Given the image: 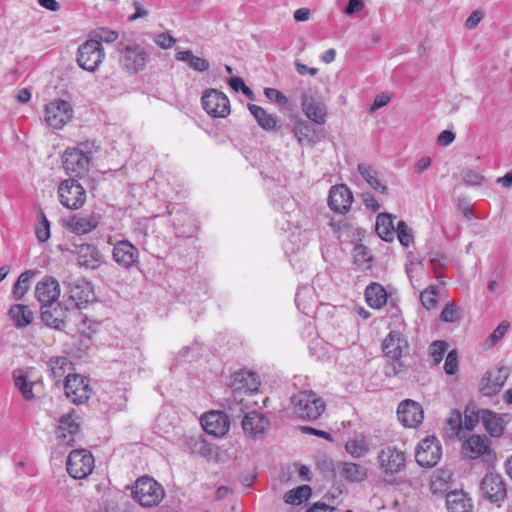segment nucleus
I'll use <instances>...</instances> for the list:
<instances>
[{
	"label": "nucleus",
	"instance_id": "1",
	"mask_svg": "<svg viewBox=\"0 0 512 512\" xmlns=\"http://www.w3.org/2000/svg\"><path fill=\"white\" fill-rule=\"evenodd\" d=\"M94 141L80 143L77 147L67 148L63 154V168L70 178H81L89 172L90 162L98 152Z\"/></svg>",
	"mask_w": 512,
	"mask_h": 512
},
{
	"label": "nucleus",
	"instance_id": "2",
	"mask_svg": "<svg viewBox=\"0 0 512 512\" xmlns=\"http://www.w3.org/2000/svg\"><path fill=\"white\" fill-rule=\"evenodd\" d=\"M117 52L120 68L130 75L143 71L150 58L146 49L138 43L120 42Z\"/></svg>",
	"mask_w": 512,
	"mask_h": 512
},
{
	"label": "nucleus",
	"instance_id": "3",
	"mask_svg": "<svg viewBox=\"0 0 512 512\" xmlns=\"http://www.w3.org/2000/svg\"><path fill=\"white\" fill-rule=\"evenodd\" d=\"M294 414L302 420L315 421L325 411V403L313 391H301L291 398Z\"/></svg>",
	"mask_w": 512,
	"mask_h": 512
},
{
	"label": "nucleus",
	"instance_id": "4",
	"mask_svg": "<svg viewBox=\"0 0 512 512\" xmlns=\"http://www.w3.org/2000/svg\"><path fill=\"white\" fill-rule=\"evenodd\" d=\"M164 495L163 487L148 476L138 478L133 490L134 499L144 507L158 505L163 500Z\"/></svg>",
	"mask_w": 512,
	"mask_h": 512
},
{
	"label": "nucleus",
	"instance_id": "5",
	"mask_svg": "<svg viewBox=\"0 0 512 512\" xmlns=\"http://www.w3.org/2000/svg\"><path fill=\"white\" fill-rule=\"evenodd\" d=\"M60 203L71 210L80 209L86 202V190L75 178L61 181L58 185Z\"/></svg>",
	"mask_w": 512,
	"mask_h": 512
},
{
	"label": "nucleus",
	"instance_id": "6",
	"mask_svg": "<svg viewBox=\"0 0 512 512\" xmlns=\"http://www.w3.org/2000/svg\"><path fill=\"white\" fill-rule=\"evenodd\" d=\"M104 58L105 53L100 40L88 39L79 46L77 51L78 65L89 72L96 71Z\"/></svg>",
	"mask_w": 512,
	"mask_h": 512
},
{
	"label": "nucleus",
	"instance_id": "7",
	"mask_svg": "<svg viewBox=\"0 0 512 512\" xmlns=\"http://www.w3.org/2000/svg\"><path fill=\"white\" fill-rule=\"evenodd\" d=\"M67 472L74 479H84L90 475L94 469V458L92 454L85 450H73L67 458Z\"/></svg>",
	"mask_w": 512,
	"mask_h": 512
},
{
	"label": "nucleus",
	"instance_id": "8",
	"mask_svg": "<svg viewBox=\"0 0 512 512\" xmlns=\"http://www.w3.org/2000/svg\"><path fill=\"white\" fill-rule=\"evenodd\" d=\"M73 109L68 101L55 99L45 107V122L53 129H61L72 118Z\"/></svg>",
	"mask_w": 512,
	"mask_h": 512
},
{
	"label": "nucleus",
	"instance_id": "9",
	"mask_svg": "<svg viewBox=\"0 0 512 512\" xmlns=\"http://www.w3.org/2000/svg\"><path fill=\"white\" fill-rule=\"evenodd\" d=\"M379 468L386 475L400 473L406 466V453L394 446H386L378 453Z\"/></svg>",
	"mask_w": 512,
	"mask_h": 512
},
{
	"label": "nucleus",
	"instance_id": "10",
	"mask_svg": "<svg viewBox=\"0 0 512 512\" xmlns=\"http://www.w3.org/2000/svg\"><path fill=\"white\" fill-rule=\"evenodd\" d=\"M201 102L204 110L213 117L225 118L230 114V101L220 90H206L202 95Z\"/></svg>",
	"mask_w": 512,
	"mask_h": 512
},
{
	"label": "nucleus",
	"instance_id": "11",
	"mask_svg": "<svg viewBox=\"0 0 512 512\" xmlns=\"http://www.w3.org/2000/svg\"><path fill=\"white\" fill-rule=\"evenodd\" d=\"M65 395L74 404H82L90 397L89 380L79 374H68L64 383Z\"/></svg>",
	"mask_w": 512,
	"mask_h": 512
},
{
	"label": "nucleus",
	"instance_id": "12",
	"mask_svg": "<svg viewBox=\"0 0 512 512\" xmlns=\"http://www.w3.org/2000/svg\"><path fill=\"white\" fill-rule=\"evenodd\" d=\"M112 257L125 270L137 267L140 263L138 248L128 240H120L114 244Z\"/></svg>",
	"mask_w": 512,
	"mask_h": 512
},
{
	"label": "nucleus",
	"instance_id": "13",
	"mask_svg": "<svg viewBox=\"0 0 512 512\" xmlns=\"http://www.w3.org/2000/svg\"><path fill=\"white\" fill-rule=\"evenodd\" d=\"M442 456V447L435 437L422 440L415 454L416 462L422 467L435 466Z\"/></svg>",
	"mask_w": 512,
	"mask_h": 512
},
{
	"label": "nucleus",
	"instance_id": "14",
	"mask_svg": "<svg viewBox=\"0 0 512 512\" xmlns=\"http://www.w3.org/2000/svg\"><path fill=\"white\" fill-rule=\"evenodd\" d=\"M244 434L252 439H261L270 428V420L258 411L245 413L242 419Z\"/></svg>",
	"mask_w": 512,
	"mask_h": 512
},
{
	"label": "nucleus",
	"instance_id": "15",
	"mask_svg": "<svg viewBox=\"0 0 512 512\" xmlns=\"http://www.w3.org/2000/svg\"><path fill=\"white\" fill-rule=\"evenodd\" d=\"M70 309L59 302L41 307V320L53 329L63 330L66 327Z\"/></svg>",
	"mask_w": 512,
	"mask_h": 512
},
{
	"label": "nucleus",
	"instance_id": "16",
	"mask_svg": "<svg viewBox=\"0 0 512 512\" xmlns=\"http://www.w3.org/2000/svg\"><path fill=\"white\" fill-rule=\"evenodd\" d=\"M483 496L492 503L503 501L507 495L505 482L501 475L496 473L486 474L480 484Z\"/></svg>",
	"mask_w": 512,
	"mask_h": 512
},
{
	"label": "nucleus",
	"instance_id": "17",
	"mask_svg": "<svg viewBox=\"0 0 512 512\" xmlns=\"http://www.w3.org/2000/svg\"><path fill=\"white\" fill-rule=\"evenodd\" d=\"M72 252L76 257L77 264L85 269L96 270L104 262L102 253L93 244L83 243L75 245Z\"/></svg>",
	"mask_w": 512,
	"mask_h": 512
},
{
	"label": "nucleus",
	"instance_id": "18",
	"mask_svg": "<svg viewBox=\"0 0 512 512\" xmlns=\"http://www.w3.org/2000/svg\"><path fill=\"white\" fill-rule=\"evenodd\" d=\"M397 416L403 426L415 428L423 422L424 412L418 402L406 399L398 405Z\"/></svg>",
	"mask_w": 512,
	"mask_h": 512
},
{
	"label": "nucleus",
	"instance_id": "19",
	"mask_svg": "<svg viewBox=\"0 0 512 512\" xmlns=\"http://www.w3.org/2000/svg\"><path fill=\"white\" fill-rule=\"evenodd\" d=\"M509 372L505 366L486 372L481 380L480 392L484 396H493L499 393L508 379Z\"/></svg>",
	"mask_w": 512,
	"mask_h": 512
},
{
	"label": "nucleus",
	"instance_id": "20",
	"mask_svg": "<svg viewBox=\"0 0 512 512\" xmlns=\"http://www.w3.org/2000/svg\"><path fill=\"white\" fill-rule=\"evenodd\" d=\"M201 425L207 434L221 437L228 432L230 421L225 413L210 411L202 415Z\"/></svg>",
	"mask_w": 512,
	"mask_h": 512
},
{
	"label": "nucleus",
	"instance_id": "21",
	"mask_svg": "<svg viewBox=\"0 0 512 512\" xmlns=\"http://www.w3.org/2000/svg\"><path fill=\"white\" fill-rule=\"evenodd\" d=\"M353 202V194L345 184L332 186L329 191L328 205L334 212L346 213Z\"/></svg>",
	"mask_w": 512,
	"mask_h": 512
},
{
	"label": "nucleus",
	"instance_id": "22",
	"mask_svg": "<svg viewBox=\"0 0 512 512\" xmlns=\"http://www.w3.org/2000/svg\"><path fill=\"white\" fill-rule=\"evenodd\" d=\"M35 296L41 303V307L57 302L60 296V284L58 280L52 276H45L37 283Z\"/></svg>",
	"mask_w": 512,
	"mask_h": 512
},
{
	"label": "nucleus",
	"instance_id": "23",
	"mask_svg": "<svg viewBox=\"0 0 512 512\" xmlns=\"http://www.w3.org/2000/svg\"><path fill=\"white\" fill-rule=\"evenodd\" d=\"M79 417L75 411L64 414L60 417L58 426L56 428L57 437L68 445L74 442V436L80 430Z\"/></svg>",
	"mask_w": 512,
	"mask_h": 512
},
{
	"label": "nucleus",
	"instance_id": "24",
	"mask_svg": "<svg viewBox=\"0 0 512 512\" xmlns=\"http://www.w3.org/2000/svg\"><path fill=\"white\" fill-rule=\"evenodd\" d=\"M385 355L392 361H397L408 349V343L402 333L391 331L382 343Z\"/></svg>",
	"mask_w": 512,
	"mask_h": 512
},
{
	"label": "nucleus",
	"instance_id": "25",
	"mask_svg": "<svg viewBox=\"0 0 512 512\" xmlns=\"http://www.w3.org/2000/svg\"><path fill=\"white\" fill-rule=\"evenodd\" d=\"M301 105L305 115L316 124H324L326 121L327 107L326 105L314 97L303 94Z\"/></svg>",
	"mask_w": 512,
	"mask_h": 512
},
{
	"label": "nucleus",
	"instance_id": "26",
	"mask_svg": "<svg viewBox=\"0 0 512 512\" xmlns=\"http://www.w3.org/2000/svg\"><path fill=\"white\" fill-rule=\"evenodd\" d=\"M260 385L256 373L248 370H241L232 375L231 386L236 393H251L258 390Z\"/></svg>",
	"mask_w": 512,
	"mask_h": 512
},
{
	"label": "nucleus",
	"instance_id": "27",
	"mask_svg": "<svg viewBox=\"0 0 512 512\" xmlns=\"http://www.w3.org/2000/svg\"><path fill=\"white\" fill-rule=\"evenodd\" d=\"M67 288L68 301L70 302L71 307L81 309L89 302L91 289L87 282L77 280L73 283H69Z\"/></svg>",
	"mask_w": 512,
	"mask_h": 512
},
{
	"label": "nucleus",
	"instance_id": "28",
	"mask_svg": "<svg viewBox=\"0 0 512 512\" xmlns=\"http://www.w3.org/2000/svg\"><path fill=\"white\" fill-rule=\"evenodd\" d=\"M482 415V423L492 437H500L510 420L508 414H498L486 409H482Z\"/></svg>",
	"mask_w": 512,
	"mask_h": 512
},
{
	"label": "nucleus",
	"instance_id": "29",
	"mask_svg": "<svg viewBox=\"0 0 512 512\" xmlns=\"http://www.w3.org/2000/svg\"><path fill=\"white\" fill-rule=\"evenodd\" d=\"M464 454L475 459L491 452L489 440L486 436L472 435L463 443Z\"/></svg>",
	"mask_w": 512,
	"mask_h": 512
},
{
	"label": "nucleus",
	"instance_id": "30",
	"mask_svg": "<svg viewBox=\"0 0 512 512\" xmlns=\"http://www.w3.org/2000/svg\"><path fill=\"white\" fill-rule=\"evenodd\" d=\"M295 303L303 314L310 315L314 313L317 307L314 289L308 285L299 287L296 292Z\"/></svg>",
	"mask_w": 512,
	"mask_h": 512
},
{
	"label": "nucleus",
	"instance_id": "31",
	"mask_svg": "<svg viewBox=\"0 0 512 512\" xmlns=\"http://www.w3.org/2000/svg\"><path fill=\"white\" fill-rule=\"evenodd\" d=\"M294 136L300 145H314L320 140L316 128L307 121L297 120L293 129Z\"/></svg>",
	"mask_w": 512,
	"mask_h": 512
},
{
	"label": "nucleus",
	"instance_id": "32",
	"mask_svg": "<svg viewBox=\"0 0 512 512\" xmlns=\"http://www.w3.org/2000/svg\"><path fill=\"white\" fill-rule=\"evenodd\" d=\"M47 367L50 377L58 383L63 377L72 374L73 364L67 357L56 356L49 359Z\"/></svg>",
	"mask_w": 512,
	"mask_h": 512
},
{
	"label": "nucleus",
	"instance_id": "33",
	"mask_svg": "<svg viewBox=\"0 0 512 512\" xmlns=\"http://www.w3.org/2000/svg\"><path fill=\"white\" fill-rule=\"evenodd\" d=\"M446 506L448 512H471V499L463 491H450L446 494Z\"/></svg>",
	"mask_w": 512,
	"mask_h": 512
},
{
	"label": "nucleus",
	"instance_id": "34",
	"mask_svg": "<svg viewBox=\"0 0 512 512\" xmlns=\"http://www.w3.org/2000/svg\"><path fill=\"white\" fill-rule=\"evenodd\" d=\"M364 294L367 304L373 309H381L387 303L386 289L380 283H370Z\"/></svg>",
	"mask_w": 512,
	"mask_h": 512
},
{
	"label": "nucleus",
	"instance_id": "35",
	"mask_svg": "<svg viewBox=\"0 0 512 512\" xmlns=\"http://www.w3.org/2000/svg\"><path fill=\"white\" fill-rule=\"evenodd\" d=\"M173 225L178 236L191 237L197 230L194 219L186 212L178 211L173 217Z\"/></svg>",
	"mask_w": 512,
	"mask_h": 512
},
{
	"label": "nucleus",
	"instance_id": "36",
	"mask_svg": "<svg viewBox=\"0 0 512 512\" xmlns=\"http://www.w3.org/2000/svg\"><path fill=\"white\" fill-rule=\"evenodd\" d=\"M175 59L177 61L185 62L189 68L196 72L203 73L208 71L210 68V63L208 60L194 55L193 51L189 49L178 51L175 54Z\"/></svg>",
	"mask_w": 512,
	"mask_h": 512
},
{
	"label": "nucleus",
	"instance_id": "37",
	"mask_svg": "<svg viewBox=\"0 0 512 512\" xmlns=\"http://www.w3.org/2000/svg\"><path fill=\"white\" fill-rule=\"evenodd\" d=\"M250 113L255 118L257 124L265 131H271L276 128L277 117L274 114H269L265 109L256 104H248Z\"/></svg>",
	"mask_w": 512,
	"mask_h": 512
},
{
	"label": "nucleus",
	"instance_id": "38",
	"mask_svg": "<svg viewBox=\"0 0 512 512\" xmlns=\"http://www.w3.org/2000/svg\"><path fill=\"white\" fill-rule=\"evenodd\" d=\"M375 229L378 236L384 241H392L396 227L393 223V216L388 213H381L377 216Z\"/></svg>",
	"mask_w": 512,
	"mask_h": 512
},
{
	"label": "nucleus",
	"instance_id": "39",
	"mask_svg": "<svg viewBox=\"0 0 512 512\" xmlns=\"http://www.w3.org/2000/svg\"><path fill=\"white\" fill-rule=\"evenodd\" d=\"M358 172L376 192L381 194L388 193V187L380 181L378 172L372 166L360 163L358 165Z\"/></svg>",
	"mask_w": 512,
	"mask_h": 512
},
{
	"label": "nucleus",
	"instance_id": "40",
	"mask_svg": "<svg viewBox=\"0 0 512 512\" xmlns=\"http://www.w3.org/2000/svg\"><path fill=\"white\" fill-rule=\"evenodd\" d=\"M341 476L349 482H362L367 478V471L359 464L344 462L340 466Z\"/></svg>",
	"mask_w": 512,
	"mask_h": 512
},
{
	"label": "nucleus",
	"instance_id": "41",
	"mask_svg": "<svg viewBox=\"0 0 512 512\" xmlns=\"http://www.w3.org/2000/svg\"><path fill=\"white\" fill-rule=\"evenodd\" d=\"M97 224L98 223L96 219L92 216H74L68 221L67 226L72 232L78 235H83L95 229L97 227Z\"/></svg>",
	"mask_w": 512,
	"mask_h": 512
},
{
	"label": "nucleus",
	"instance_id": "42",
	"mask_svg": "<svg viewBox=\"0 0 512 512\" xmlns=\"http://www.w3.org/2000/svg\"><path fill=\"white\" fill-rule=\"evenodd\" d=\"M9 316L13 320L17 327H26L33 320V313L28 306L22 304L13 305L8 312Z\"/></svg>",
	"mask_w": 512,
	"mask_h": 512
},
{
	"label": "nucleus",
	"instance_id": "43",
	"mask_svg": "<svg viewBox=\"0 0 512 512\" xmlns=\"http://www.w3.org/2000/svg\"><path fill=\"white\" fill-rule=\"evenodd\" d=\"M345 450L353 458H362L369 453V444L364 436H356L349 439L345 444Z\"/></svg>",
	"mask_w": 512,
	"mask_h": 512
},
{
	"label": "nucleus",
	"instance_id": "44",
	"mask_svg": "<svg viewBox=\"0 0 512 512\" xmlns=\"http://www.w3.org/2000/svg\"><path fill=\"white\" fill-rule=\"evenodd\" d=\"M452 473L450 470H438L432 477L430 482V489L434 494L444 493L450 487Z\"/></svg>",
	"mask_w": 512,
	"mask_h": 512
},
{
	"label": "nucleus",
	"instance_id": "45",
	"mask_svg": "<svg viewBox=\"0 0 512 512\" xmlns=\"http://www.w3.org/2000/svg\"><path fill=\"white\" fill-rule=\"evenodd\" d=\"M463 426V420L461 412L457 409H454L450 412L448 418L446 419V425L444 427L445 435L454 439L459 436Z\"/></svg>",
	"mask_w": 512,
	"mask_h": 512
},
{
	"label": "nucleus",
	"instance_id": "46",
	"mask_svg": "<svg viewBox=\"0 0 512 512\" xmlns=\"http://www.w3.org/2000/svg\"><path fill=\"white\" fill-rule=\"evenodd\" d=\"M312 490L308 485H301L295 489L289 490L284 495V501L291 505H300L307 501L311 496Z\"/></svg>",
	"mask_w": 512,
	"mask_h": 512
},
{
	"label": "nucleus",
	"instance_id": "47",
	"mask_svg": "<svg viewBox=\"0 0 512 512\" xmlns=\"http://www.w3.org/2000/svg\"><path fill=\"white\" fill-rule=\"evenodd\" d=\"M14 383L25 400L31 401L34 399L33 387L36 383L28 381L27 376L23 372H20L18 375L14 373Z\"/></svg>",
	"mask_w": 512,
	"mask_h": 512
},
{
	"label": "nucleus",
	"instance_id": "48",
	"mask_svg": "<svg viewBox=\"0 0 512 512\" xmlns=\"http://www.w3.org/2000/svg\"><path fill=\"white\" fill-rule=\"evenodd\" d=\"M438 286L435 284L429 285L420 292V301L424 308L427 310L434 309L437 305Z\"/></svg>",
	"mask_w": 512,
	"mask_h": 512
},
{
	"label": "nucleus",
	"instance_id": "49",
	"mask_svg": "<svg viewBox=\"0 0 512 512\" xmlns=\"http://www.w3.org/2000/svg\"><path fill=\"white\" fill-rule=\"evenodd\" d=\"M32 275L33 273L31 271H25L19 276L13 288V297L16 300H20L29 289V282Z\"/></svg>",
	"mask_w": 512,
	"mask_h": 512
},
{
	"label": "nucleus",
	"instance_id": "50",
	"mask_svg": "<svg viewBox=\"0 0 512 512\" xmlns=\"http://www.w3.org/2000/svg\"><path fill=\"white\" fill-rule=\"evenodd\" d=\"M482 409L478 410L475 407L468 406L464 411V426L467 430H473L478 422L482 421Z\"/></svg>",
	"mask_w": 512,
	"mask_h": 512
},
{
	"label": "nucleus",
	"instance_id": "51",
	"mask_svg": "<svg viewBox=\"0 0 512 512\" xmlns=\"http://www.w3.org/2000/svg\"><path fill=\"white\" fill-rule=\"evenodd\" d=\"M447 343L445 341H434L429 346V356L435 366H437L443 359L447 350Z\"/></svg>",
	"mask_w": 512,
	"mask_h": 512
},
{
	"label": "nucleus",
	"instance_id": "52",
	"mask_svg": "<svg viewBox=\"0 0 512 512\" xmlns=\"http://www.w3.org/2000/svg\"><path fill=\"white\" fill-rule=\"evenodd\" d=\"M241 395L242 394L235 392L233 398L228 400L227 409L231 413L232 417H240L245 413L246 405L243 404L244 399Z\"/></svg>",
	"mask_w": 512,
	"mask_h": 512
},
{
	"label": "nucleus",
	"instance_id": "53",
	"mask_svg": "<svg viewBox=\"0 0 512 512\" xmlns=\"http://www.w3.org/2000/svg\"><path fill=\"white\" fill-rule=\"evenodd\" d=\"M395 233L397 234L399 242L405 247H408L413 240L410 229L402 220L398 221Z\"/></svg>",
	"mask_w": 512,
	"mask_h": 512
},
{
	"label": "nucleus",
	"instance_id": "54",
	"mask_svg": "<svg viewBox=\"0 0 512 512\" xmlns=\"http://www.w3.org/2000/svg\"><path fill=\"white\" fill-rule=\"evenodd\" d=\"M41 221L36 227V237L40 242H45L50 238V225L42 210H40Z\"/></svg>",
	"mask_w": 512,
	"mask_h": 512
},
{
	"label": "nucleus",
	"instance_id": "55",
	"mask_svg": "<svg viewBox=\"0 0 512 512\" xmlns=\"http://www.w3.org/2000/svg\"><path fill=\"white\" fill-rule=\"evenodd\" d=\"M440 319L443 322L448 323L458 321L460 319V314L457 306L453 303L447 304L440 313Z\"/></svg>",
	"mask_w": 512,
	"mask_h": 512
},
{
	"label": "nucleus",
	"instance_id": "56",
	"mask_svg": "<svg viewBox=\"0 0 512 512\" xmlns=\"http://www.w3.org/2000/svg\"><path fill=\"white\" fill-rule=\"evenodd\" d=\"M444 370L448 375H453L457 372L458 356L455 350H451L448 352L444 363Z\"/></svg>",
	"mask_w": 512,
	"mask_h": 512
},
{
	"label": "nucleus",
	"instance_id": "57",
	"mask_svg": "<svg viewBox=\"0 0 512 512\" xmlns=\"http://www.w3.org/2000/svg\"><path fill=\"white\" fill-rule=\"evenodd\" d=\"M153 41L162 49L171 48L176 39L171 36L169 33H157L152 36Z\"/></svg>",
	"mask_w": 512,
	"mask_h": 512
},
{
	"label": "nucleus",
	"instance_id": "58",
	"mask_svg": "<svg viewBox=\"0 0 512 512\" xmlns=\"http://www.w3.org/2000/svg\"><path fill=\"white\" fill-rule=\"evenodd\" d=\"M264 95L270 101L277 103L281 106L286 105L288 103L287 97L281 91L275 88H265Z\"/></svg>",
	"mask_w": 512,
	"mask_h": 512
},
{
	"label": "nucleus",
	"instance_id": "59",
	"mask_svg": "<svg viewBox=\"0 0 512 512\" xmlns=\"http://www.w3.org/2000/svg\"><path fill=\"white\" fill-rule=\"evenodd\" d=\"M509 327V324L507 322H501L497 328L491 333L489 336V341L491 342V345H495L502 337L505 335Z\"/></svg>",
	"mask_w": 512,
	"mask_h": 512
},
{
	"label": "nucleus",
	"instance_id": "60",
	"mask_svg": "<svg viewBox=\"0 0 512 512\" xmlns=\"http://www.w3.org/2000/svg\"><path fill=\"white\" fill-rule=\"evenodd\" d=\"M118 38V33L114 30H108V29H101L97 35L96 40H100V43L106 42V43H112L116 41Z\"/></svg>",
	"mask_w": 512,
	"mask_h": 512
},
{
	"label": "nucleus",
	"instance_id": "61",
	"mask_svg": "<svg viewBox=\"0 0 512 512\" xmlns=\"http://www.w3.org/2000/svg\"><path fill=\"white\" fill-rule=\"evenodd\" d=\"M361 199L366 208L372 212H377L380 209V205L376 198L369 192L363 193Z\"/></svg>",
	"mask_w": 512,
	"mask_h": 512
},
{
	"label": "nucleus",
	"instance_id": "62",
	"mask_svg": "<svg viewBox=\"0 0 512 512\" xmlns=\"http://www.w3.org/2000/svg\"><path fill=\"white\" fill-rule=\"evenodd\" d=\"M390 100L391 97L386 93L377 95L370 107V112H375L378 109L386 106L390 102Z\"/></svg>",
	"mask_w": 512,
	"mask_h": 512
},
{
	"label": "nucleus",
	"instance_id": "63",
	"mask_svg": "<svg viewBox=\"0 0 512 512\" xmlns=\"http://www.w3.org/2000/svg\"><path fill=\"white\" fill-rule=\"evenodd\" d=\"M300 430L303 433L315 435L317 437L326 439L328 441H332L333 440L332 435L330 433L324 431V430H318V429L310 427V426H301Z\"/></svg>",
	"mask_w": 512,
	"mask_h": 512
},
{
	"label": "nucleus",
	"instance_id": "64",
	"mask_svg": "<svg viewBox=\"0 0 512 512\" xmlns=\"http://www.w3.org/2000/svg\"><path fill=\"white\" fill-rule=\"evenodd\" d=\"M463 179L467 184L477 186L482 183L484 178L480 174H478L474 171L468 170V171L464 172Z\"/></svg>",
	"mask_w": 512,
	"mask_h": 512
}]
</instances>
